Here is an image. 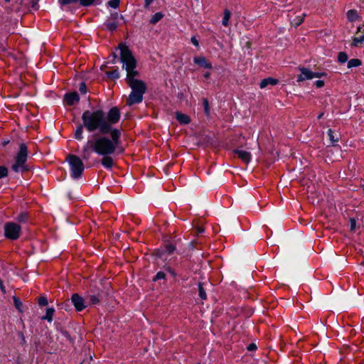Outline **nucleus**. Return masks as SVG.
<instances>
[{
    "label": "nucleus",
    "mask_w": 364,
    "mask_h": 364,
    "mask_svg": "<svg viewBox=\"0 0 364 364\" xmlns=\"http://www.w3.org/2000/svg\"><path fill=\"white\" fill-rule=\"evenodd\" d=\"M279 81L277 79L273 78V77H267L265 79H263L260 83H259V87L261 89H264L267 87L268 85H276L278 84Z\"/></svg>",
    "instance_id": "4468645a"
},
{
    "label": "nucleus",
    "mask_w": 364,
    "mask_h": 364,
    "mask_svg": "<svg viewBox=\"0 0 364 364\" xmlns=\"http://www.w3.org/2000/svg\"><path fill=\"white\" fill-rule=\"evenodd\" d=\"M88 298L90 304L92 305L98 304L100 301V298L98 295H90Z\"/></svg>",
    "instance_id": "b1692460"
},
{
    "label": "nucleus",
    "mask_w": 364,
    "mask_h": 364,
    "mask_svg": "<svg viewBox=\"0 0 364 364\" xmlns=\"http://www.w3.org/2000/svg\"><path fill=\"white\" fill-rule=\"evenodd\" d=\"M196 364H200V363H196Z\"/></svg>",
    "instance_id": "4d7b16f0"
},
{
    "label": "nucleus",
    "mask_w": 364,
    "mask_h": 364,
    "mask_svg": "<svg viewBox=\"0 0 364 364\" xmlns=\"http://www.w3.org/2000/svg\"><path fill=\"white\" fill-rule=\"evenodd\" d=\"M233 152L237 155L238 158L240 159L242 161L245 163H249L251 160V154L250 152L240 150V149H235Z\"/></svg>",
    "instance_id": "f8f14e48"
},
{
    "label": "nucleus",
    "mask_w": 364,
    "mask_h": 364,
    "mask_svg": "<svg viewBox=\"0 0 364 364\" xmlns=\"http://www.w3.org/2000/svg\"><path fill=\"white\" fill-rule=\"evenodd\" d=\"M55 310L53 308H48L46 310V314L44 316L42 317L43 320H47L48 322H51L53 321V316L54 314Z\"/></svg>",
    "instance_id": "a211bd4d"
},
{
    "label": "nucleus",
    "mask_w": 364,
    "mask_h": 364,
    "mask_svg": "<svg viewBox=\"0 0 364 364\" xmlns=\"http://www.w3.org/2000/svg\"><path fill=\"white\" fill-rule=\"evenodd\" d=\"M107 26L109 28V30L113 31L116 28L117 25L114 23H107Z\"/></svg>",
    "instance_id": "79ce46f5"
},
{
    "label": "nucleus",
    "mask_w": 364,
    "mask_h": 364,
    "mask_svg": "<svg viewBox=\"0 0 364 364\" xmlns=\"http://www.w3.org/2000/svg\"><path fill=\"white\" fill-rule=\"evenodd\" d=\"M176 117L181 124H187L191 122L188 115L179 112H176Z\"/></svg>",
    "instance_id": "dca6fc26"
},
{
    "label": "nucleus",
    "mask_w": 364,
    "mask_h": 364,
    "mask_svg": "<svg viewBox=\"0 0 364 364\" xmlns=\"http://www.w3.org/2000/svg\"><path fill=\"white\" fill-rule=\"evenodd\" d=\"M78 0H59V3L62 5L69 4L71 3H76Z\"/></svg>",
    "instance_id": "58836bf2"
},
{
    "label": "nucleus",
    "mask_w": 364,
    "mask_h": 364,
    "mask_svg": "<svg viewBox=\"0 0 364 364\" xmlns=\"http://www.w3.org/2000/svg\"><path fill=\"white\" fill-rule=\"evenodd\" d=\"M36 1H38L39 0H36Z\"/></svg>",
    "instance_id": "6e6d98bb"
},
{
    "label": "nucleus",
    "mask_w": 364,
    "mask_h": 364,
    "mask_svg": "<svg viewBox=\"0 0 364 364\" xmlns=\"http://www.w3.org/2000/svg\"><path fill=\"white\" fill-rule=\"evenodd\" d=\"M230 16H231L230 11L228 9H225L224 14H223V21H222V24L224 26H229V20L230 18Z\"/></svg>",
    "instance_id": "6ab92c4d"
},
{
    "label": "nucleus",
    "mask_w": 364,
    "mask_h": 364,
    "mask_svg": "<svg viewBox=\"0 0 364 364\" xmlns=\"http://www.w3.org/2000/svg\"><path fill=\"white\" fill-rule=\"evenodd\" d=\"M257 349V346L255 344V343H250L248 346H247V350H250V351H252V350H255Z\"/></svg>",
    "instance_id": "37998d69"
},
{
    "label": "nucleus",
    "mask_w": 364,
    "mask_h": 364,
    "mask_svg": "<svg viewBox=\"0 0 364 364\" xmlns=\"http://www.w3.org/2000/svg\"><path fill=\"white\" fill-rule=\"evenodd\" d=\"M153 0H145V6L149 7V5L152 3Z\"/></svg>",
    "instance_id": "49530a36"
},
{
    "label": "nucleus",
    "mask_w": 364,
    "mask_h": 364,
    "mask_svg": "<svg viewBox=\"0 0 364 364\" xmlns=\"http://www.w3.org/2000/svg\"><path fill=\"white\" fill-rule=\"evenodd\" d=\"M71 301L77 311H80L85 308L84 299L77 294L72 295Z\"/></svg>",
    "instance_id": "1a4fd4ad"
},
{
    "label": "nucleus",
    "mask_w": 364,
    "mask_h": 364,
    "mask_svg": "<svg viewBox=\"0 0 364 364\" xmlns=\"http://www.w3.org/2000/svg\"><path fill=\"white\" fill-rule=\"evenodd\" d=\"M83 124H80L75 132V138L77 140H82L83 139L82 132H83Z\"/></svg>",
    "instance_id": "aec40b11"
},
{
    "label": "nucleus",
    "mask_w": 364,
    "mask_h": 364,
    "mask_svg": "<svg viewBox=\"0 0 364 364\" xmlns=\"http://www.w3.org/2000/svg\"><path fill=\"white\" fill-rule=\"evenodd\" d=\"M79 100L78 94L75 92L66 94L64 98L65 102L70 106L78 102Z\"/></svg>",
    "instance_id": "9d476101"
},
{
    "label": "nucleus",
    "mask_w": 364,
    "mask_h": 364,
    "mask_svg": "<svg viewBox=\"0 0 364 364\" xmlns=\"http://www.w3.org/2000/svg\"><path fill=\"white\" fill-rule=\"evenodd\" d=\"M38 304L41 306H46L48 304V300L45 296H41L38 299Z\"/></svg>",
    "instance_id": "4c0bfd02"
},
{
    "label": "nucleus",
    "mask_w": 364,
    "mask_h": 364,
    "mask_svg": "<svg viewBox=\"0 0 364 364\" xmlns=\"http://www.w3.org/2000/svg\"><path fill=\"white\" fill-rule=\"evenodd\" d=\"M67 161L70 166L71 176L73 178H78L84 171V165L82 160L77 156L69 154Z\"/></svg>",
    "instance_id": "39448f33"
},
{
    "label": "nucleus",
    "mask_w": 364,
    "mask_h": 364,
    "mask_svg": "<svg viewBox=\"0 0 364 364\" xmlns=\"http://www.w3.org/2000/svg\"><path fill=\"white\" fill-rule=\"evenodd\" d=\"M323 113H321L318 116V119H321L323 116Z\"/></svg>",
    "instance_id": "3c124183"
},
{
    "label": "nucleus",
    "mask_w": 364,
    "mask_h": 364,
    "mask_svg": "<svg viewBox=\"0 0 364 364\" xmlns=\"http://www.w3.org/2000/svg\"><path fill=\"white\" fill-rule=\"evenodd\" d=\"M196 232L198 234L202 233L204 232V228L203 227L198 226L196 227Z\"/></svg>",
    "instance_id": "a18cd8bd"
},
{
    "label": "nucleus",
    "mask_w": 364,
    "mask_h": 364,
    "mask_svg": "<svg viewBox=\"0 0 364 364\" xmlns=\"http://www.w3.org/2000/svg\"><path fill=\"white\" fill-rule=\"evenodd\" d=\"M304 16V15H303L302 16L296 17V19H293L291 21V24L294 25L295 26H299L303 22Z\"/></svg>",
    "instance_id": "cd10ccee"
},
{
    "label": "nucleus",
    "mask_w": 364,
    "mask_h": 364,
    "mask_svg": "<svg viewBox=\"0 0 364 364\" xmlns=\"http://www.w3.org/2000/svg\"><path fill=\"white\" fill-rule=\"evenodd\" d=\"M95 0H80V4L83 6H88L92 5Z\"/></svg>",
    "instance_id": "72a5a7b5"
},
{
    "label": "nucleus",
    "mask_w": 364,
    "mask_h": 364,
    "mask_svg": "<svg viewBox=\"0 0 364 364\" xmlns=\"http://www.w3.org/2000/svg\"><path fill=\"white\" fill-rule=\"evenodd\" d=\"M28 151L27 146L22 143L19 145V149L14 156V163L11 166V170L16 173L24 172L29 170L26 164Z\"/></svg>",
    "instance_id": "20e7f679"
},
{
    "label": "nucleus",
    "mask_w": 364,
    "mask_h": 364,
    "mask_svg": "<svg viewBox=\"0 0 364 364\" xmlns=\"http://www.w3.org/2000/svg\"><path fill=\"white\" fill-rule=\"evenodd\" d=\"M83 126L90 132L97 129L102 134H108L110 131V125L107 122L105 114L102 110L90 112L88 110L83 112L82 115Z\"/></svg>",
    "instance_id": "7ed1b4c3"
},
{
    "label": "nucleus",
    "mask_w": 364,
    "mask_h": 364,
    "mask_svg": "<svg viewBox=\"0 0 364 364\" xmlns=\"http://www.w3.org/2000/svg\"><path fill=\"white\" fill-rule=\"evenodd\" d=\"M109 133H110L111 139L99 136L93 140H88L82 150V159H88L92 151H95L99 155H114L117 151L122 153L123 149L119 147L121 136L119 130L111 129Z\"/></svg>",
    "instance_id": "f03ea898"
},
{
    "label": "nucleus",
    "mask_w": 364,
    "mask_h": 364,
    "mask_svg": "<svg viewBox=\"0 0 364 364\" xmlns=\"http://www.w3.org/2000/svg\"><path fill=\"white\" fill-rule=\"evenodd\" d=\"M193 61L195 63H196L198 65L203 67L205 68H208V69L212 68L211 63H209L204 57H201V56L195 57L193 59Z\"/></svg>",
    "instance_id": "ddd939ff"
},
{
    "label": "nucleus",
    "mask_w": 364,
    "mask_h": 364,
    "mask_svg": "<svg viewBox=\"0 0 364 364\" xmlns=\"http://www.w3.org/2000/svg\"><path fill=\"white\" fill-rule=\"evenodd\" d=\"M79 90L81 93L85 94L86 93V85L84 82H82L80 85Z\"/></svg>",
    "instance_id": "ea45409f"
},
{
    "label": "nucleus",
    "mask_w": 364,
    "mask_h": 364,
    "mask_svg": "<svg viewBox=\"0 0 364 364\" xmlns=\"http://www.w3.org/2000/svg\"><path fill=\"white\" fill-rule=\"evenodd\" d=\"M360 65H361V60H359V59L353 58V59H350L348 62V68L358 67V66H359Z\"/></svg>",
    "instance_id": "412c9836"
},
{
    "label": "nucleus",
    "mask_w": 364,
    "mask_h": 364,
    "mask_svg": "<svg viewBox=\"0 0 364 364\" xmlns=\"http://www.w3.org/2000/svg\"><path fill=\"white\" fill-rule=\"evenodd\" d=\"M27 214L26 213H21L18 217H17V220L20 223H23V222H25L27 219Z\"/></svg>",
    "instance_id": "e433bc0d"
},
{
    "label": "nucleus",
    "mask_w": 364,
    "mask_h": 364,
    "mask_svg": "<svg viewBox=\"0 0 364 364\" xmlns=\"http://www.w3.org/2000/svg\"><path fill=\"white\" fill-rule=\"evenodd\" d=\"M347 18L350 21H355L359 18L356 10L352 9L347 12Z\"/></svg>",
    "instance_id": "f3484780"
},
{
    "label": "nucleus",
    "mask_w": 364,
    "mask_h": 364,
    "mask_svg": "<svg viewBox=\"0 0 364 364\" xmlns=\"http://www.w3.org/2000/svg\"><path fill=\"white\" fill-rule=\"evenodd\" d=\"M6 1L9 2L10 0H5Z\"/></svg>",
    "instance_id": "5fc2aeb1"
},
{
    "label": "nucleus",
    "mask_w": 364,
    "mask_h": 364,
    "mask_svg": "<svg viewBox=\"0 0 364 364\" xmlns=\"http://www.w3.org/2000/svg\"><path fill=\"white\" fill-rule=\"evenodd\" d=\"M103 157L101 159V164L106 168H112L114 166V160L112 155H102Z\"/></svg>",
    "instance_id": "2eb2a0df"
},
{
    "label": "nucleus",
    "mask_w": 364,
    "mask_h": 364,
    "mask_svg": "<svg viewBox=\"0 0 364 364\" xmlns=\"http://www.w3.org/2000/svg\"><path fill=\"white\" fill-rule=\"evenodd\" d=\"M363 191H364V184L363 185Z\"/></svg>",
    "instance_id": "864d4df0"
},
{
    "label": "nucleus",
    "mask_w": 364,
    "mask_h": 364,
    "mask_svg": "<svg viewBox=\"0 0 364 364\" xmlns=\"http://www.w3.org/2000/svg\"><path fill=\"white\" fill-rule=\"evenodd\" d=\"M37 2L38 1H33L31 3V6L35 7L37 5Z\"/></svg>",
    "instance_id": "09e8293b"
},
{
    "label": "nucleus",
    "mask_w": 364,
    "mask_h": 364,
    "mask_svg": "<svg viewBox=\"0 0 364 364\" xmlns=\"http://www.w3.org/2000/svg\"><path fill=\"white\" fill-rule=\"evenodd\" d=\"M8 169L5 166H0V178H3L7 176Z\"/></svg>",
    "instance_id": "2f4dec72"
},
{
    "label": "nucleus",
    "mask_w": 364,
    "mask_h": 364,
    "mask_svg": "<svg viewBox=\"0 0 364 364\" xmlns=\"http://www.w3.org/2000/svg\"><path fill=\"white\" fill-rule=\"evenodd\" d=\"M21 228L15 223H7L4 225V235L10 240H17L21 233Z\"/></svg>",
    "instance_id": "423d86ee"
},
{
    "label": "nucleus",
    "mask_w": 364,
    "mask_h": 364,
    "mask_svg": "<svg viewBox=\"0 0 364 364\" xmlns=\"http://www.w3.org/2000/svg\"><path fill=\"white\" fill-rule=\"evenodd\" d=\"M361 27L358 28V31L356 33L357 36L353 38L352 46H358V44L362 43L364 41V29L362 31Z\"/></svg>",
    "instance_id": "9b49d317"
},
{
    "label": "nucleus",
    "mask_w": 364,
    "mask_h": 364,
    "mask_svg": "<svg viewBox=\"0 0 364 364\" xmlns=\"http://www.w3.org/2000/svg\"><path fill=\"white\" fill-rule=\"evenodd\" d=\"M107 75L109 77H111L113 79L118 78L119 77V73L117 70L111 71V72H107Z\"/></svg>",
    "instance_id": "c85d7f7f"
},
{
    "label": "nucleus",
    "mask_w": 364,
    "mask_h": 364,
    "mask_svg": "<svg viewBox=\"0 0 364 364\" xmlns=\"http://www.w3.org/2000/svg\"><path fill=\"white\" fill-rule=\"evenodd\" d=\"M301 74L297 77V82H301L306 80H311L315 77L325 76V73H314L306 68H299Z\"/></svg>",
    "instance_id": "0eeeda50"
},
{
    "label": "nucleus",
    "mask_w": 364,
    "mask_h": 364,
    "mask_svg": "<svg viewBox=\"0 0 364 364\" xmlns=\"http://www.w3.org/2000/svg\"><path fill=\"white\" fill-rule=\"evenodd\" d=\"M13 299H14V305H15L16 308L17 309H18L19 311H21V306L22 305L21 301L16 296H14Z\"/></svg>",
    "instance_id": "f704fd0d"
},
{
    "label": "nucleus",
    "mask_w": 364,
    "mask_h": 364,
    "mask_svg": "<svg viewBox=\"0 0 364 364\" xmlns=\"http://www.w3.org/2000/svg\"><path fill=\"white\" fill-rule=\"evenodd\" d=\"M119 117L120 114L119 109L116 107H114L109 111L106 120L111 127L112 124H116L119 120Z\"/></svg>",
    "instance_id": "6e6552de"
},
{
    "label": "nucleus",
    "mask_w": 364,
    "mask_h": 364,
    "mask_svg": "<svg viewBox=\"0 0 364 364\" xmlns=\"http://www.w3.org/2000/svg\"><path fill=\"white\" fill-rule=\"evenodd\" d=\"M0 288H1V289L2 290V291H3V292H5V291H5V289H4V285L2 284V282H0Z\"/></svg>",
    "instance_id": "de8ad7c7"
},
{
    "label": "nucleus",
    "mask_w": 364,
    "mask_h": 364,
    "mask_svg": "<svg viewBox=\"0 0 364 364\" xmlns=\"http://www.w3.org/2000/svg\"><path fill=\"white\" fill-rule=\"evenodd\" d=\"M108 4L109 6L116 9L119 6V0H110L108 1Z\"/></svg>",
    "instance_id": "473e14b6"
},
{
    "label": "nucleus",
    "mask_w": 364,
    "mask_h": 364,
    "mask_svg": "<svg viewBox=\"0 0 364 364\" xmlns=\"http://www.w3.org/2000/svg\"><path fill=\"white\" fill-rule=\"evenodd\" d=\"M198 291L199 296L201 299L205 300L207 299L206 293L203 287V285L200 282L198 283Z\"/></svg>",
    "instance_id": "5701e85b"
},
{
    "label": "nucleus",
    "mask_w": 364,
    "mask_h": 364,
    "mask_svg": "<svg viewBox=\"0 0 364 364\" xmlns=\"http://www.w3.org/2000/svg\"><path fill=\"white\" fill-rule=\"evenodd\" d=\"M328 136L329 137L331 142L333 144L338 141V137L334 136L333 132L331 129L328 130Z\"/></svg>",
    "instance_id": "393cba45"
},
{
    "label": "nucleus",
    "mask_w": 364,
    "mask_h": 364,
    "mask_svg": "<svg viewBox=\"0 0 364 364\" xmlns=\"http://www.w3.org/2000/svg\"><path fill=\"white\" fill-rule=\"evenodd\" d=\"M209 76H210V73H205L204 74V77H205V78H208V77H209Z\"/></svg>",
    "instance_id": "8fccbe9b"
},
{
    "label": "nucleus",
    "mask_w": 364,
    "mask_h": 364,
    "mask_svg": "<svg viewBox=\"0 0 364 364\" xmlns=\"http://www.w3.org/2000/svg\"><path fill=\"white\" fill-rule=\"evenodd\" d=\"M119 48L120 49V59L123 63V68L127 71L126 81L132 90L127 100V105L131 106L142 102L143 95L147 87L144 81L136 78L139 76V72L136 70V60L132 51L124 44H120Z\"/></svg>",
    "instance_id": "f257e3e1"
},
{
    "label": "nucleus",
    "mask_w": 364,
    "mask_h": 364,
    "mask_svg": "<svg viewBox=\"0 0 364 364\" xmlns=\"http://www.w3.org/2000/svg\"><path fill=\"white\" fill-rule=\"evenodd\" d=\"M175 246L173 245H167L165 246V251L168 254H171L174 252L175 250Z\"/></svg>",
    "instance_id": "c756f323"
},
{
    "label": "nucleus",
    "mask_w": 364,
    "mask_h": 364,
    "mask_svg": "<svg viewBox=\"0 0 364 364\" xmlns=\"http://www.w3.org/2000/svg\"><path fill=\"white\" fill-rule=\"evenodd\" d=\"M203 105L204 112H205L206 116H209L210 115V107H209L208 99H206V98L203 99Z\"/></svg>",
    "instance_id": "a878e982"
},
{
    "label": "nucleus",
    "mask_w": 364,
    "mask_h": 364,
    "mask_svg": "<svg viewBox=\"0 0 364 364\" xmlns=\"http://www.w3.org/2000/svg\"><path fill=\"white\" fill-rule=\"evenodd\" d=\"M315 85L318 88H321L324 86V81L317 80L315 82Z\"/></svg>",
    "instance_id": "a19ab883"
},
{
    "label": "nucleus",
    "mask_w": 364,
    "mask_h": 364,
    "mask_svg": "<svg viewBox=\"0 0 364 364\" xmlns=\"http://www.w3.org/2000/svg\"><path fill=\"white\" fill-rule=\"evenodd\" d=\"M356 228V220L354 218H350V231L354 232Z\"/></svg>",
    "instance_id": "c9c22d12"
},
{
    "label": "nucleus",
    "mask_w": 364,
    "mask_h": 364,
    "mask_svg": "<svg viewBox=\"0 0 364 364\" xmlns=\"http://www.w3.org/2000/svg\"><path fill=\"white\" fill-rule=\"evenodd\" d=\"M192 43L195 46H199V43H198V41L196 39V38L195 36H193L191 39Z\"/></svg>",
    "instance_id": "c03bdc74"
},
{
    "label": "nucleus",
    "mask_w": 364,
    "mask_h": 364,
    "mask_svg": "<svg viewBox=\"0 0 364 364\" xmlns=\"http://www.w3.org/2000/svg\"><path fill=\"white\" fill-rule=\"evenodd\" d=\"M166 277V274L164 272H159L154 278V281H156L159 279H164Z\"/></svg>",
    "instance_id": "7c9ffc66"
},
{
    "label": "nucleus",
    "mask_w": 364,
    "mask_h": 364,
    "mask_svg": "<svg viewBox=\"0 0 364 364\" xmlns=\"http://www.w3.org/2000/svg\"><path fill=\"white\" fill-rule=\"evenodd\" d=\"M338 60L341 63H344L348 60V55L344 52H340L338 55Z\"/></svg>",
    "instance_id": "bb28decb"
},
{
    "label": "nucleus",
    "mask_w": 364,
    "mask_h": 364,
    "mask_svg": "<svg viewBox=\"0 0 364 364\" xmlns=\"http://www.w3.org/2000/svg\"><path fill=\"white\" fill-rule=\"evenodd\" d=\"M164 15L161 12L156 13L151 18L150 22L153 24L159 22L162 18Z\"/></svg>",
    "instance_id": "4be33fe9"
},
{
    "label": "nucleus",
    "mask_w": 364,
    "mask_h": 364,
    "mask_svg": "<svg viewBox=\"0 0 364 364\" xmlns=\"http://www.w3.org/2000/svg\"><path fill=\"white\" fill-rule=\"evenodd\" d=\"M7 143H8V141H4V142L3 143V145H4V146H6V145L7 144Z\"/></svg>",
    "instance_id": "603ef678"
}]
</instances>
